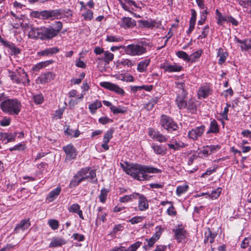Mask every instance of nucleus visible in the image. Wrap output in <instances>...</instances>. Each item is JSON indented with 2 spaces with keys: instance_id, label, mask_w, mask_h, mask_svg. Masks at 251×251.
<instances>
[{
  "instance_id": "nucleus-1",
  "label": "nucleus",
  "mask_w": 251,
  "mask_h": 251,
  "mask_svg": "<svg viewBox=\"0 0 251 251\" xmlns=\"http://www.w3.org/2000/svg\"><path fill=\"white\" fill-rule=\"evenodd\" d=\"M63 25L61 22H55L48 26L32 27L28 32V37L31 39H39L41 40L49 41L57 36L62 30Z\"/></svg>"
},
{
  "instance_id": "nucleus-2",
  "label": "nucleus",
  "mask_w": 251,
  "mask_h": 251,
  "mask_svg": "<svg viewBox=\"0 0 251 251\" xmlns=\"http://www.w3.org/2000/svg\"><path fill=\"white\" fill-rule=\"evenodd\" d=\"M22 107L21 101L17 99H7L3 100L0 105V108L3 112L13 116L18 115Z\"/></svg>"
},
{
  "instance_id": "nucleus-3",
  "label": "nucleus",
  "mask_w": 251,
  "mask_h": 251,
  "mask_svg": "<svg viewBox=\"0 0 251 251\" xmlns=\"http://www.w3.org/2000/svg\"><path fill=\"white\" fill-rule=\"evenodd\" d=\"M9 76L12 81L17 84H22L24 86L29 85L30 80L28 78V75L23 69L19 68L15 72L8 70Z\"/></svg>"
},
{
  "instance_id": "nucleus-4",
  "label": "nucleus",
  "mask_w": 251,
  "mask_h": 251,
  "mask_svg": "<svg viewBox=\"0 0 251 251\" xmlns=\"http://www.w3.org/2000/svg\"><path fill=\"white\" fill-rule=\"evenodd\" d=\"M160 125L162 127L170 133L176 131L179 128L177 124L172 118L165 115L161 116Z\"/></svg>"
},
{
  "instance_id": "nucleus-5",
  "label": "nucleus",
  "mask_w": 251,
  "mask_h": 251,
  "mask_svg": "<svg viewBox=\"0 0 251 251\" xmlns=\"http://www.w3.org/2000/svg\"><path fill=\"white\" fill-rule=\"evenodd\" d=\"M124 171L133 178L140 180V175L141 174V165L139 164L129 165L127 163H121Z\"/></svg>"
},
{
  "instance_id": "nucleus-6",
  "label": "nucleus",
  "mask_w": 251,
  "mask_h": 251,
  "mask_svg": "<svg viewBox=\"0 0 251 251\" xmlns=\"http://www.w3.org/2000/svg\"><path fill=\"white\" fill-rule=\"evenodd\" d=\"M88 171L89 168L85 167L78 171L71 180L69 184L70 187H75L81 182L86 180V175Z\"/></svg>"
},
{
  "instance_id": "nucleus-7",
  "label": "nucleus",
  "mask_w": 251,
  "mask_h": 251,
  "mask_svg": "<svg viewBox=\"0 0 251 251\" xmlns=\"http://www.w3.org/2000/svg\"><path fill=\"white\" fill-rule=\"evenodd\" d=\"M61 9L41 11L42 19L50 20L60 19L61 17Z\"/></svg>"
},
{
  "instance_id": "nucleus-8",
  "label": "nucleus",
  "mask_w": 251,
  "mask_h": 251,
  "mask_svg": "<svg viewBox=\"0 0 251 251\" xmlns=\"http://www.w3.org/2000/svg\"><path fill=\"white\" fill-rule=\"evenodd\" d=\"M0 43L7 48V51L11 56H17L21 53V50L14 43L3 39H0Z\"/></svg>"
},
{
  "instance_id": "nucleus-9",
  "label": "nucleus",
  "mask_w": 251,
  "mask_h": 251,
  "mask_svg": "<svg viewBox=\"0 0 251 251\" xmlns=\"http://www.w3.org/2000/svg\"><path fill=\"white\" fill-rule=\"evenodd\" d=\"M205 130V126L203 125L192 129L188 132V136L193 140H196L201 137Z\"/></svg>"
},
{
  "instance_id": "nucleus-10",
  "label": "nucleus",
  "mask_w": 251,
  "mask_h": 251,
  "mask_svg": "<svg viewBox=\"0 0 251 251\" xmlns=\"http://www.w3.org/2000/svg\"><path fill=\"white\" fill-rule=\"evenodd\" d=\"M66 153V160H70L75 158L76 156V149L72 144L68 145L63 147Z\"/></svg>"
},
{
  "instance_id": "nucleus-11",
  "label": "nucleus",
  "mask_w": 251,
  "mask_h": 251,
  "mask_svg": "<svg viewBox=\"0 0 251 251\" xmlns=\"http://www.w3.org/2000/svg\"><path fill=\"white\" fill-rule=\"evenodd\" d=\"M125 51L128 54L140 55L141 54V47L138 45L131 44L125 48Z\"/></svg>"
},
{
  "instance_id": "nucleus-12",
  "label": "nucleus",
  "mask_w": 251,
  "mask_h": 251,
  "mask_svg": "<svg viewBox=\"0 0 251 251\" xmlns=\"http://www.w3.org/2000/svg\"><path fill=\"white\" fill-rule=\"evenodd\" d=\"M55 75L52 72L41 74L37 78V81L41 84H45L50 82L54 79Z\"/></svg>"
},
{
  "instance_id": "nucleus-13",
  "label": "nucleus",
  "mask_w": 251,
  "mask_h": 251,
  "mask_svg": "<svg viewBox=\"0 0 251 251\" xmlns=\"http://www.w3.org/2000/svg\"><path fill=\"white\" fill-rule=\"evenodd\" d=\"M150 136L153 139H155L159 142H165L167 140V138L158 131L151 128L149 131Z\"/></svg>"
},
{
  "instance_id": "nucleus-14",
  "label": "nucleus",
  "mask_w": 251,
  "mask_h": 251,
  "mask_svg": "<svg viewBox=\"0 0 251 251\" xmlns=\"http://www.w3.org/2000/svg\"><path fill=\"white\" fill-rule=\"evenodd\" d=\"M175 91L176 96H186L187 92L186 91V84L184 82H175Z\"/></svg>"
},
{
  "instance_id": "nucleus-15",
  "label": "nucleus",
  "mask_w": 251,
  "mask_h": 251,
  "mask_svg": "<svg viewBox=\"0 0 251 251\" xmlns=\"http://www.w3.org/2000/svg\"><path fill=\"white\" fill-rule=\"evenodd\" d=\"M161 22L159 21L152 20H142V27L148 28H153V27L160 28Z\"/></svg>"
},
{
  "instance_id": "nucleus-16",
  "label": "nucleus",
  "mask_w": 251,
  "mask_h": 251,
  "mask_svg": "<svg viewBox=\"0 0 251 251\" xmlns=\"http://www.w3.org/2000/svg\"><path fill=\"white\" fill-rule=\"evenodd\" d=\"M66 244V241L64 239L60 237H53L51 238L49 247L54 248L58 247H61Z\"/></svg>"
},
{
  "instance_id": "nucleus-17",
  "label": "nucleus",
  "mask_w": 251,
  "mask_h": 251,
  "mask_svg": "<svg viewBox=\"0 0 251 251\" xmlns=\"http://www.w3.org/2000/svg\"><path fill=\"white\" fill-rule=\"evenodd\" d=\"M59 51V49L56 47L47 48L38 52L39 56H48L56 54Z\"/></svg>"
},
{
  "instance_id": "nucleus-18",
  "label": "nucleus",
  "mask_w": 251,
  "mask_h": 251,
  "mask_svg": "<svg viewBox=\"0 0 251 251\" xmlns=\"http://www.w3.org/2000/svg\"><path fill=\"white\" fill-rule=\"evenodd\" d=\"M216 236L217 233H212L211 230L209 228H208L207 231H206L204 233V239L203 241L204 243H213L214 242L215 238Z\"/></svg>"
},
{
  "instance_id": "nucleus-19",
  "label": "nucleus",
  "mask_w": 251,
  "mask_h": 251,
  "mask_svg": "<svg viewBox=\"0 0 251 251\" xmlns=\"http://www.w3.org/2000/svg\"><path fill=\"white\" fill-rule=\"evenodd\" d=\"M30 223L29 220L28 219H24L21 221V222L17 225L15 228L14 231L15 232H18L20 229L24 231L27 229L30 226Z\"/></svg>"
},
{
  "instance_id": "nucleus-20",
  "label": "nucleus",
  "mask_w": 251,
  "mask_h": 251,
  "mask_svg": "<svg viewBox=\"0 0 251 251\" xmlns=\"http://www.w3.org/2000/svg\"><path fill=\"white\" fill-rule=\"evenodd\" d=\"M154 152L158 155H164L166 153L167 149L162 145L153 144L151 146Z\"/></svg>"
},
{
  "instance_id": "nucleus-21",
  "label": "nucleus",
  "mask_w": 251,
  "mask_h": 251,
  "mask_svg": "<svg viewBox=\"0 0 251 251\" xmlns=\"http://www.w3.org/2000/svg\"><path fill=\"white\" fill-rule=\"evenodd\" d=\"M68 210L70 212L77 214L80 218L84 220L82 211L80 210V207L79 204L77 203L73 204L68 208Z\"/></svg>"
},
{
  "instance_id": "nucleus-22",
  "label": "nucleus",
  "mask_w": 251,
  "mask_h": 251,
  "mask_svg": "<svg viewBox=\"0 0 251 251\" xmlns=\"http://www.w3.org/2000/svg\"><path fill=\"white\" fill-rule=\"evenodd\" d=\"M175 237L178 242H180L182 240L184 239L186 236V231L182 228L174 229Z\"/></svg>"
},
{
  "instance_id": "nucleus-23",
  "label": "nucleus",
  "mask_w": 251,
  "mask_h": 251,
  "mask_svg": "<svg viewBox=\"0 0 251 251\" xmlns=\"http://www.w3.org/2000/svg\"><path fill=\"white\" fill-rule=\"evenodd\" d=\"M17 133H1L0 134V139L2 141L8 143L13 141L15 140Z\"/></svg>"
},
{
  "instance_id": "nucleus-24",
  "label": "nucleus",
  "mask_w": 251,
  "mask_h": 251,
  "mask_svg": "<svg viewBox=\"0 0 251 251\" xmlns=\"http://www.w3.org/2000/svg\"><path fill=\"white\" fill-rule=\"evenodd\" d=\"M54 61L52 60H47L39 62L36 64L33 68L32 70L34 72H38L40 69H42L46 66L51 64L53 63Z\"/></svg>"
},
{
  "instance_id": "nucleus-25",
  "label": "nucleus",
  "mask_w": 251,
  "mask_h": 251,
  "mask_svg": "<svg viewBox=\"0 0 251 251\" xmlns=\"http://www.w3.org/2000/svg\"><path fill=\"white\" fill-rule=\"evenodd\" d=\"M186 108L189 112L195 113L197 111L196 101L195 99H190L186 103Z\"/></svg>"
},
{
  "instance_id": "nucleus-26",
  "label": "nucleus",
  "mask_w": 251,
  "mask_h": 251,
  "mask_svg": "<svg viewBox=\"0 0 251 251\" xmlns=\"http://www.w3.org/2000/svg\"><path fill=\"white\" fill-rule=\"evenodd\" d=\"M161 172V171L157 168L150 166L142 165V177H145L144 173L155 174Z\"/></svg>"
},
{
  "instance_id": "nucleus-27",
  "label": "nucleus",
  "mask_w": 251,
  "mask_h": 251,
  "mask_svg": "<svg viewBox=\"0 0 251 251\" xmlns=\"http://www.w3.org/2000/svg\"><path fill=\"white\" fill-rule=\"evenodd\" d=\"M86 176V180H89L91 183L96 184L98 182L95 170L89 168V171L88 173H87Z\"/></svg>"
},
{
  "instance_id": "nucleus-28",
  "label": "nucleus",
  "mask_w": 251,
  "mask_h": 251,
  "mask_svg": "<svg viewBox=\"0 0 251 251\" xmlns=\"http://www.w3.org/2000/svg\"><path fill=\"white\" fill-rule=\"evenodd\" d=\"M210 94V88L208 86H205L201 87L198 91V95L200 99L205 98Z\"/></svg>"
},
{
  "instance_id": "nucleus-29",
  "label": "nucleus",
  "mask_w": 251,
  "mask_h": 251,
  "mask_svg": "<svg viewBox=\"0 0 251 251\" xmlns=\"http://www.w3.org/2000/svg\"><path fill=\"white\" fill-rule=\"evenodd\" d=\"M219 132V126L215 120L211 121L209 130L207 131V134L218 133Z\"/></svg>"
},
{
  "instance_id": "nucleus-30",
  "label": "nucleus",
  "mask_w": 251,
  "mask_h": 251,
  "mask_svg": "<svg viewBox=\"0 0 251 251\" xmlns=\"http://www.w3.org/2000/svg\"><path fill=\"white\" fill-rule=\"evenodd\" d=\"M135 22L129 17H124L122 19L121 26L124 28L130 27L134 26Z\"/></svg>"
},
{
  "instance_id": "nucleus-31",
  "label": "nucleus",
  "mask_w": 251,
  "mask_h": 251,
  "mask_svg": "<svg viewBox=\"0 0 251 251\" xmlns=\"http://www.w3.org/2000/svg\"><path fill=\"white\" fill-rule=\"evenodd\" d=\"M186 96H176V102L177 105V107L179 109H183L186 108V103L185 99Z\"/></svg>"
},
{
  "instance_id": "nucleus-32",
  "label": "nucleus",
  "mask_w": 251,
  "mask_h": 251,
  "mask_svg": "<svg viewBox=\"0 0 251 251\" xmlns=\"http://www.w3.org/2000/svg\"><path fill=\"white\" fill-rule=\"evenodd\" d=\"M61 191V188L57 187L55 189L52 190L49 194L47 199L50 201H52L59 195Z\"/></svg>"
},
{
  "instance_id": "nucleus-33",
  "label": "nucleus",
  "mask_w": 251,
  "mask_h": 251,
  "mask_svg": "<svg viewBox=\"0 0 251 251\" xmlns=\"http://www.w3.org/2000/svg\"><path fill=\"white\" fill-rule=\"evenodd\" d=\"M161 234V231L160 230L156 231L155 234L151 237L150 239H146V242L149 247H151L153 246L155 242L159 238Z\"/></svg>"
},
{
  "instance_id": "nucleus-34",
  "label": "nucleus",
  "mask_w": 251,
  "mask_h": 251,
  "mask_svg": "<svg viewBox=\"0 0 251 251\" xmlns=\"http://www.w3.org/2000/svg\"><path fill=\"white\" fill-rule=\"evenodd\" d=\"M215 13L217 24L218 25H222L224 22L227 21V17L223 16L218 9L216 10Z\"/></svg>"
},
{
  "instance_id": "nucleus-35",
  "label": "nucleus",
  "mask_w": 251,
  "mask_h": 251,
  "mask_svg": "<svg viewBox=\"0 0 251 251\" xmlns=\"http://www.w3.org/2000/svg\"><path fill=\"white\" fill-rule=\"evenodd\" d=\"M102 106V104L100 101L96 100L94 102L89 105V109L92 114H94L96 112L97 110Z\"/></svg>"
},
{
  "instance_id": "nucleus-36",
  "label": "nucleus",
  "mask_w": 251,
  "mask_h": 251,
  "mask_svg": "<svg viewBox=\"0 0 251 251\" xmlns=\"http://www.w3.org/2000/svg\"><path fill=\"white\" fill-rule=\"evenodd\" d=\"M228 56V54L226 52L224 51L223 49L220 48L218 51V56L219 57L218 62L220 64L224 63Z\"/></svg>"
},
{
  "instance_id": "nucleus-37",
  "label": "nucleus",
  "mask_w": 251,
  "mask_h": 251,
  "mask_svg": "<svg viewBox=\"0 0 251 251\" xmlns=\"http://www.w3.org/2000/svg\"><path fill=\"white\" fill-rule=\"evenodd\" d=\"M167 69H168V72H178L183 69V67L180 65L175 64L174 65H168Z\"/></svg>"
},
{
  "instance_id": "nucleus-38",
  "label": "nucleus",
  "mask_w": 251,
  "mask_h": 251,
  "mask_svg": "<svg viewBox=\"0 0 251 251\" xmlns=\"http://www.w3.org/2000/svg\"><path fill=\"white\" fill-rule=\"evenodd\" d=\"M114 58V54L108 51H105L103 53V57L100 58H99V60L103 59L105 62L109 63L110 61H111Z\"/></svg>"
},
{
  "instance_id": "nucleus-39",
  "label": "nucleus",
  "mask_w": 251,
  "mask_h": 251,
  "mask_svg": "<svg viewBox=\"0 0 251 251\" xmlns=\"http://www.w3.org/2000/svg\"><path fill=\"white\" fill-rule=\"evenodd\" d=\"M189 186L188 185L184 184L179 185L176 187V193L178 196H180L182 194L186 192L188 190Z\"/></svg>"
},
{
  "instance_id": "nucleus-40",
  "label": "nucleus",
  "mask_w": 251,
  "mask_h": 251,
  "mask_svg": "<svg viewBox=\"0 0 251 251\" xmlns=\"http://www.w3.org/2000/svg\"><path fill=\"white\" fill-rule=\"evenodd\" d=\"M118 66L123 65L124 67H131L134 63L128 59H122L117 61Z\"/></svg>"
},
{
  "instance_id": "nucleus-41",
  "label": "nucleus",
  "mask_w": 251,
  "mask_h": 251,
  "mask_svg": "<svg viewBox=\"0 0 251 251\" xmlns=\"http://www.w3.org/2000/svg\"><path fill=\"white\" fill-rule=\"evenodd\" d=\"M168 146L172 149L174 150H178L180 148H182L185 147L186 145L183 142H175V144H167Z\"/></svg>"
},
{
  "instance_id": "nucleus-42",
  "label": "nucleus",
  "mask_w": 251,
  "mask_h": 251,
  "mask_svg": "<svg viewBox=\"0 0 251 251\" xmlns=\"http://www.w3.org/2000/svg\"><path fill=\"white\" fill-rule=\"evenodd\" d=\"M65 134L73 137H77L79 135V131L78 129L73 130L68 127L65 130Z\"/></svg>"
},
{
  "instance_id": "nucleus-43",
  "label": "nucleus",
  "mask_w": 251,
  "mask_h": 251,
  "mask_svg": "<svg viewBox=\"0 0 251 251\" xmlns=\"http://www.w3.org/2000/svg\"><path fill=\"white\" fill-rule=\"evenodd\" d=\"M108 191L105 188H102L100 191V194L99 195V199L101 202L104 203L107 199Z\"/></svg>"
},
{
  "instance_id": "nucleus-44",
  "label": "nucleus",
  "mask_w": 251,
  "mask_h": 251,
  "mask_svg": "<svg viewBox=\"0 0 251 251\" xmlns=\"http://www.w3.org/2000/svg\"><path fill=\"white\" fill-rule=\"evenodd\" d=\"M114 130L111 128L108 130L105 134L103 138V142H109L110 140L112 138Z\"/></svg>"
},
{
  "instance_id": "nucleus-45",
  "label": "nucleus",
  "mask_w": 251,
  "mask_h": 251,
  "mask_svg": "<svg viewBox=\"0 0 251 251\" xmlns=\"http://www.w3.org/2000/svg\"><path fill=\"white\" fill-rule=\"evenodd\" d=\"M140 242H137L132 244L127 249H126L125 247L122 246L123 251H136V250L140 246Z\"/></svg>"
},
{
  "instance_id": "nucleus-46",
  "label": "nucleus",
  "mask_w": 251,
  "mask_h": 251,
  "mask_svg": "<svg viewBox=\"0 0 251 251\" xmlns=\"http://www.w3.org/2000/svg\"><path fill=\"white\" fill-rule=\"evenodd\" d=\"M201 50H199L194 52L189 56V62H194L196 60L199 58L201 54Z\"/></svg>"
},
{
  "instance_id": "nucleus-47",
  "label": "nucleus",
  "mask_w": 251,
  "mask_h": 251,
  "mask_svg": "<svg viewBox=\"0 0 251 251\" xmlns=\"http://www.w3.org/2000/svg\"><path fill=\"white\" fill-rule=\"evenodd\" d=\"M123 40V38L122 37L113 35H108L107 36L106 41L109 42H118L122 41Z\"/></svg>"
},
{
  "instance_id": "nucleus-48",
  "label": "nucleus",
  "mask_w": 251,
  "mask_h": 251,
  "mask_svg": "<svg viewBox=\"0 0 251 251\" xmlns=\"http://www.w3.org/2000/svg\"><path fill=\"white\" fill-rule=\"evenodd\" d=\"M32 99L34 102L37 104H40L44 101V97L42 94L34 95Z\"/></svg>"
},
{
  "instance_id": "nucleus-49",
  "label": "nucleus",
  "mask_w": 251,
  "mask_h": 251,
  "mask_svg": "<svg viewBox=\"0 0 251 251\" xmlns=\"http://www.w3.org/2000/svg\"><path fill=\"white\" fill-rule=\"evenodd\" d=\"M221 191L222 188L219 187L215 191H212V192L210 194H208V196L210 198H211L212 200L216 199L218 197H219L221 193Z\"/></svg>"
},
{
  "instance_id": "nucleus-50",
  "label": "nucleus",
  "mask_w": 251,
  "mask_h": 251,
  "mask_svg": "<svg viewBox=\"0 0 251 251\" xmlns=\"http://www.w3.org/2000/svg\"><path fill=\"white\" fill-rule=\"evenodd\" d=\"M106 216L107 214L105 212L98 213L96 220V224H98L100 221L104 222L106 220Z\"/></svg>"
},
{
  "instance_id": "nucleus-51",
  "label": "nucleus",
  "mask_w": 251,
  "mask_h": 251,
  "mask_svg": "<svg viewBox=\"0 0 251 251\" xmlns=\"http://www.w3.org/2000/svg\"><path fill=\"white\" fill-rule=\"evenodd\" d=\"M49 226L53 230L57 229L59 226V222L54 219H50L48 221Z\"/></svg>"
},
{
  "instance_id": "nucleus-52",
  "label": "nucleus",
  "mask_w": 251,
  "mask_h": 251,
  "mask_svg": "<svg viewBox=\"0 0 251 251\" xmlns=\"http://www.w3.org/2000/svg\"><path fill=\"white\" fill-rule=\"evenodd\" d=\"M26 148L25 145L23 143H21L18 145L14 146L13 147L10 148L9 151H24Z\"/></svg>"
},
{
  "instance_id": "nucleus-53",
  "label": "nucleus",
  "mask_w": 251,
  "mask_h": 251,
  "mask_svg": "<svg viewBox=\"0 0 251 251\" xmlns=\"http://www.w3.org/2000/svg\"><path fill=\"white\" fill-rule=\"evenodd\" d=\"M207 149H208L209 152L210 154L215 153L216 151H218L221 148V146L219 145H210L206 146Z\"/></svg>"
},
{
  "instance_id": "nucleus-54",
  "label": "nucleus",
  "mask_w": 251,
  "mask_h": 251,
  "mask_svg": "<svg viewBox=\"0 0 251 251\" xmlns=\"http://www.w3.org/2000/svg\"><path fill=\"white\" fill-rule=\"evenodd\" d=\"M176 55L179 58L183 59L184 61L189 62V55L183 51H178L176 53Z\"/></svg>"
},
{
  "instance_id": "nucleus-55",
  "label": "nucleus",
  "mask_w": 251,
  "mask_h": 251,
  "mask_svg": "<svg viewBox=\"0 0 251 251\" xmlns=\"http://www.w3.org/2000/svg\"><path fill=\"white\" fill-rule=\"evenodd\" d=\"M82 16L85 20L90 21L93 18V13L91 10L87 9L86 11L82 14Z\"/></svg>"
},
{
  "instance_id": "nucleus-56",
  "label": "nucleus",
  "mask_w": 251,
  "mask_h": 251,
  "mask_svg": "<svg viewBox=\"0 0 251 251\" xmlns=\"http://www.w3.org/2000/svg\"><path fill=\"white\" fill-rule=\"evenodd\" d=\"M129 197H130V200H135V199H139V209L140 210H141V208H140L141 204V195L139 193H133L132 194L129 195Z\"/></svg>"
},
{
  "instance_id": "nucleus-57",
  "label": "nucleus",
  "mask_w": 251,
  "mask_h": 251,
  "mask_svg": "<svg viewBox=\"0 0 251 251\" xmlns=\"http://www.w3.org/2000/svg\"><path fill=\"white\" fill-rule=\"evenodd\" d=\"M111 110L114 114L124 113L125 112V110L120 106L117 107L115 106H112L111 107Z\"/></svg>"
},
{
  "instance_id": "nucleus-58",
  "label": "nucleus",
  "mask_w": 251,
  "mask_h": 251,
  "mask_svg": "<svg viewBox=\"0 0 251 251\" xmlns=\"http://www.w3.org/2000/svg\"><path fill=\"white\" fill-rule=\"evenodd\" d=\"M111 91H114L116 93L120 95H124L125 94V92L123 89L119 87L118 85L113 84L112 86V89H111Z\"/></svg>"
},
{
  "instance_id": "nucleus-59",
  "label": "nucleus",
  "mask_w": 251,
  "mask_h": 251,
  "mask_svg": "<svg viewBox=\"0 0 251 251\" xmlns=\"http://www.w3.org/2000/svg\"><path fill=\"white\" fill-rule=\"evenodd\" d=\"M191 17L189 23L195 24L196 18H197V13L195 9H191Z\"/></svg>"
},
{
  "instance_id": "nucleus-60",
  "label": "nucleus",
  "mask_w": 251,
  "mask_h": 251,
  "mask_svg": "<svg viewBox=\"0 0 251 251\" xmlns=\"http://www.w3.org/2000/svg\"><path fill=\"white\" fill-rule=\"evenodd\" d=\"M11 120L9 118H4L0 121V125L2 126H6L10 124Z\"/></svg>"
},
{
  "instance_id": "nucleus-61",
  "label": "nucleus",
  "mask_w": 251,
  "mask_h": 251,
  "mask_svg": "<svg viewBox=\"0 0 251 251\" xmlns=\"http://www.w3.org/2000/svg\"><path fill=\"white\" fill-rule=\"evenodd\" d=\"M113 85V83L109 82H101L100 83V85L104 88L107 89L109 90H111V89H112V86Z\"/></svg>"
},
{
  "instance_id": "nucleus-62",
  "label": "nucleus",
  "mask_w": 251,
  "mask_h": 251,
  "mask_svg": "<svg viewBox=\"0 0 251 251\" xmlns=\"http://www.w3.org/2000/svg\"><path fill=\"white\" fill-rule=\"evenodd\" d=\"M72 237L75 240L78 241H83L85 239L84 236L83 235L78 233H74Z\"/></svg>"
},
{
  "instance_id": "nucleus-63",
  "label": "nucleus",
  "mask_w": 251,
  "mask_h": 251,
  "mask_svg": "<svg viewBox=\"0 0 251 251\" xmlns=\"http://www.w3.org/2000/svg\"><path fill=\"white\" fill-rule=\"evenodd\" d=\"M99 122L102 125H105L110 122H112V120H111L106 117H103L100 118L99 119Z\"/></svg>"
},
{
  "instance_id": "nucleus-64",
  "label": "nucleus",
  "mask_w": 251,
  "mask_h": 251,
  "mask_svg": "<svg viewBox=\"0 0 251 251\" xmlns=\"http://www.w3.org/2000/svg\"><path fill=\"white\" fill-rule=\"evenodd\" d=\"M167 212L168 214L170 216H175L176 214V212L175 210V207L172 204L168 208Z\"/></svg>"
}]
</instances>
